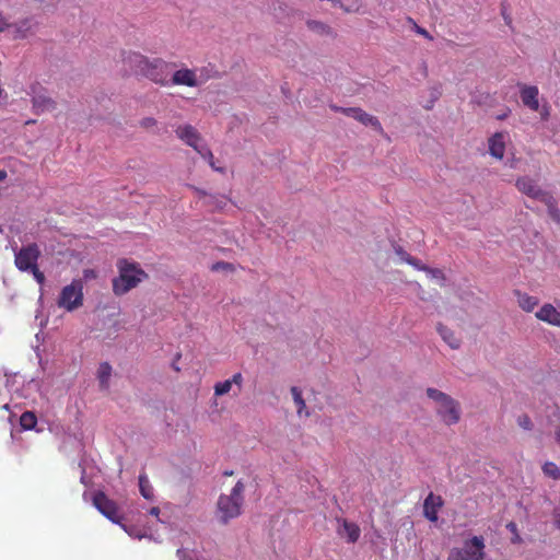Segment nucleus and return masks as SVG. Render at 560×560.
Masks as SVG:
<instances>
[{
  "label": "nucleus",
  "mask_w": 560,
  "mask_h": 560,
  "mask_svg": "<svg viewBox=\"0 0 560 560\" xmlns=\"http://www.w3.org/2000/svg\"><path fill=\"white\" fill-rule=\"evenodd\" d=\"M211 270H213V271H218V270L234 271L235 268L231 262L218 261L212 265Z\"/></svg>",
  "instance_id": "nucleus-35"
},
{
  "label": "nucleus",
  "mask_w": 560,
  "mask_h": 560,
  "mask_svg": "<svg viewBox=\"0 0 560 560\" xmlns=\"http://www.w3.org/2000/svg\"><path fill=\"white\" fill-rule=\"evenodd\" d=\"M112 375V366L107 362H103L100 364L97 371V377L100 381V385L102 388L108 387L109 377Z\"/></svg>",
  "instance_id": "nucleus-25"
},
{
  "label": "nucleus",
  "mask_w": 560,
  "mask_h": 560,
  "mask_svg": "<svg viewBox=\"0 0 560 560\" xmlns=\"http://www.w3.org/2000/svg\"><path fill=\"white\" fill-rule=\"evenodd\" d=\"M556 441L560 444V428L556 430Z\"/></svg>",
  "instance_id": "nucleus-46"
},
{
  "label": "nucleus",
  "mask_w": 560,
  "mask_h": 560,
  "mask_svg": "<svg viewBox=\"0 0 560 560\" xmlns=\"http://www.w3.org/2000/svg\"><path fill=\"white\" fill-rule=\"evenodd\" d=\"M170 84L173 85H185L189 88H196L200 84L197 79V73L192 69L183 68L176 70L170 79Z\"/></svg>",
  "instance_id": "nucleus-11"
},
{
  "label": "nucleus",
  "mask_w": 560,
  "mask_h": 560,
  "mask_svg": "<svg viewBox=\"0 0 560 560\" xmlns=\"http://www.w3.org/2000/svg\"><path fill=\"white\" fill-rule=\"evenodd\" d=\"M57 304L59 307L72 312L83 304V283L81 280H73L62 288Z\"/></svg>",
  "instance_id": "nucleus-6"
},
{
  "label": "nucleus",
  "mask_w": 560,
  "mask_h": 560,
  "mask_svg": "<svg viewBox=\"0 0 560 560\" xmlns=\"http://www.w3.org/2000/svg\"><path fill=\"white\" fill-rule=\"evenodd\" d=\"M122 61L136 73L143 75L155 84L166 86L170 85V73L172 63L166 62L162 58L149 59L148 57L135 52H124Z\"/></svg>",
  "instance_id": "nucleus-1"
},
{
  "label": "nucleus",
  "mask_w": 560,
  "mask_h": 560,
  "mask_svg": "<svg viewBox=\"0 0 560 560\" xmlns=\"http://www.w3.org/2000/svg\"><path fill=\"white\" fill-rule=\"evenodd\" d=\"M116 267L118 277L113 279L112 284L113 292L117 296L128 293L148 278V273L136 261L120 258L117 260Z\"/></svg>",
  "instance_id": "nucleus-2"
},
{
  "label": "nucleus",
  "mask_w": 560,
  "mask_h": 560,
  "mask_svg": "<svg viewBox=\"0 0 560 560\" xmlns=\"http://www.w3.org/2000/svg\"><path fill=\"white\" fill-rule=\"evenodd\" d=\"M16 38H26L33 34V24L30 19H25L15 24Z\"/></svg>",
  "instance_id": "nucleus-24"
},
{
  "label": "nucleus",
  "mask_w": 560,
  "mask_h": 560,
  "mask_svg": "<svg viewBox=\"0 0 560 560\" xmlns=\"http://www.w3.org/2000/svg\"><path fill=\"white\" fill-rule=\"evenodd\" d=\"M535 316L541 322L560 327V312L550 303L544 304Z\"/></svg>",
  "instance_id": "nucleus-16"
},
{
  "label": "nucleus",
  "mask_w": 560,
  "mask_h": 560,
  "mask_svg": "<svg viewBox=\"0 0 560 560\" xmlns=\"http://www.w3.org/2000/svg\"><path fill=\"white\" fill-rule=\"evenodd\" d=\"M485 539L482 536H474L464 542L459 551L470 560H483L485 558Z\"/></svg>",
  "instance_id": "nucleus-9"
},
{
  "label": "nucleus",
  "mask_w": 560,
  "mask_h": 560,
  "mask_svg": "<svg viewBox=\"0 0 560 560\" xmlns=\"http://www.w3.org/2000/svg\"><path fill=\"white\" fill-rule=\"evenodd\" d=\"M97 278V272L94 269H84L83 279L90 281Z\"/></svg>",
  "instance_id": "nucleus-38"
},
{
  "label": "nucleus",
  "mask_w": 560,
  "mask_h": 560,
  "mask_svg": "<svg viewBox=\"0 0 560 560\" xmlns=\"http://www.w3.org/2000/svg\"><path fill=\"white\" fill-rule=\"evenodd\" d=\"M175 132L180 140H183L187 145L194 148V150H197L200 147V133L191 125L178 126Z\"/></svg>",
  "instance_id": "nucleus-13"
},
{
  "label": "nucleus",
  "mask_w": 560,
  "mask_h": 560,
  "mask_svg": "<svg viewBox=\"0 0 560 560\" xmlns=\"http://www.w3.org/2000/svg\"><path fill=\"white\" fill-rule=\"evenodd\" d=\"M438 331L442 339L452 348V349H458L460 346V340L457 338L453 330L447 328L446 326L439 324L438 325Z\"/></svg>",
  "instance_id": "nucleus-20"
},
{
  "label": "nucleus",
  "mask_w": 560,
  "mask_h": 560,
  "mask_svg": "<svg viewBox=\"0 0 560 560\" xmlns=\"http://www.w3.org/2000/svg\"><path fill=\"white\" fill-rule=\"evenodd\" d=\"M395 253L400 257V259L405 262L408 261V257H411L402 247H395Z\"/></svg>",
  "instance_id": "nucleus-39"
},
{
  "label": "nucleus",
  "mask_w": 560,
  "mask_h": 560,
  "mask_svg": "<svg viewBox=\"0 0 560 560\" xmlns=\"http://www.w3.org/2000/svg\"><path fill=\"white\" fill-rule=\"evenodd\" d=\"M32 106L36 114L49 112L56 108V102L47 95L44 88L39 84L31 86Z\"/></svg>",
  "instance_id": "nucleus-8"
},
{
  "label": "nucleus",
  "mask_w": 560,
  "mask_h": 560,
  "mask_svg": "<svg viewBox=\"0 0 560 560\" xmlns=\"http://www.w3.org/2000/svg\"><path fill=\"white\" fill-rule=\"evenodd\" d=\"M37 423V418L34 412L25 411L20 417V424L25 430H32Z\"/></svg>",
  "instance_id": "nucleus-27"
},
{
  "label": "nucleus",
  "mask_w": 560,
  "mask_h": 560,
  "mask_svg": "<svg viewBox=\"0 0 560 560\" xmlns=\"http://www.w3.org/2000/svg\"><path fill=\"white\" fill-rule=\"evenodd\" d=\"M516 188L529 198L541 200L548 191L542 190L536 183L535 179L528 176H522L516 179Z\"/></svg>",
  "instance_id": "nucleus-10"
},
{
  "label": "nucleus",
  "mask_w": 560,
  "mask_h": 560,
  "mask_svg": "<svg viewBox=\"0 0 560 560\" xmlns=\"http://www.w3.org/2000/svg\"><path fill=\"white\" fill-rule=\"evenodd\" d=\"M306 26L311 32H313L317 35H320V36H334L335 35L331 27L320 21L307 20Z\"/></svg>",
  "instance_id": "nucleus-21"
},
{
  "label": "nucleus",
  "mask_w": 560,
  "mask_h": 560,
  "mask_svg": "<svg viewBox=\"0 0 560 560\" xmlns=\"http://www.w3.org/2000/svg\"><path fill=\"white\" fill-rule=\"evenodd\" d=\"M444 501L441 495L430 492L423 502V514L430 522H436L439 510L443 506Z\"/></svg>",
  "instance_id": "nucleus-12"
},
{
  "label": "nucleus",
  "mask_w": 560,
  "mask_h": 560,
  "mask_svg": "<svg viewBox=\"0 0 560 560\" xmlns=\"http://www.w3.org/2000/svg\"><path fill=\"white\" fill-rule=\"evenodd\" d=\"M196 151L200 154L201 158H203L205 160L208 161V163L212 170H214L215 172H219V173H224L223 167H219L215 165L214 156H213L211 150L207 145H200Z\"/></svg>",
  "instance_id": "nucleus-26"
},
{
  "label": "nucleus",
  "mask_w": 560,
  "mask_h": 560,
  "mask_svg": "<svg viewBox=\"0 0 560 560\" xmlns=\"http://www.w3.org/2000/svg\"><path fill=\"white\" fill-rule=\"evenodd\" d=\"M514 294L517 298L518 306L525 312L534 311L539 303L537 298L523 293L520 290H515Z\"/></svg>",
  "instance_id": "nucleus-19"
},
{
  "label": "nucleus",
  "mask_w": 560,
  "mask_h": 560,
  "mask_svg": "<svg viewBox=\"0 0 560 560\" xmlns=\"http://www.w3.org/2000/svg\"><path fill=\"white\" fill-rule=\"evenodd\" d=\"M339 522H341V527L338 529V534L340 536H346L348 542H357L361 534L360 527L355 523L349 522L345 518Z\"/></svg>",
  "instance_id": "nucleus-17"
},
{
  "label": "nucleus",
  "mask_w": 560,
  "mask_h": 560,
  "mask_svg": "<svg viewBox=\"0 0 560 560\" xmlns=\"http://www.w3.org/2000/svg\"><path fill=\"white\" fill-rule=\"evenodd\" d=\"M508 133L503 131L495 132L488 139V148L491 156L502 160L505 153V141Z\"/></svg>",
  "instance_id": "nucleus-14"
},
{
  "label": "nucleus",
  "mask_w": 560,
  "mask_h": 560,
  "mask_svg": "<svg viewBox=\"0 0 560 560\" xmlns=\"http://www.w3.org/2000/svg\"><path fill=\"white\" fill-rule=\"evenodd\" d=\"M407 264L411 265L412 267H415L416 269L418 270H421V271H427L428 269V266L422 264L419 259L415 258V257H408V261Z\"/></svg>",
  "instance_id": "nucleus-36"
},
{
  "label": "nucleus",
  "mask_w": 560,
  "mask_h": 560,
  "mask_svg": "<svg viewBox=\"0 0 560 560\" xmlns=\"http://www.w3.org/2000/svg\"><path fill=\"white\" fill-rule=\"evenodd\" d=\"M425 273L431 278V279H434L439 282L440 285H444V282H445V275L443 272V270L439 269V268H431V267H428Z\"/></svg>",
  "instance_id": "nucleus-31"
},
{
  "label": "nucleus",
  "mask_w": 560,
  "mask_h": 560,
  "mask_svg": "<svg viewBox=\"0 0 560 560\" xmlns=\"http://www.w3.org/2000/svg\"><path fill=\"white\" fill-rule=\"evenodd\" d=\"M8 174L5 171L0 170V182L4 180L7 178Z\"/></svg>",
  "instance_id": "nucleus-45"
},
{
  "label": "nucleus",
  "mask_w": 560,
  "mask_h": 560,
  "mask_svg": "<svg viewBox=\"0 0 560 560\" xmlns=\"http://www.w3.org/2000/svg\"><path fill=\"white\" fill-rule=\"evenodd\" d=\"M150 514L158 516L160 514V509L158 506L151 508Z\"/></svg>",
  "instance_id": "nucleus-44"
},
{
  "label": "nucleus",
  "mask_w": 560,
  "mask_h": 560,
  "mask_svg": "<svg viewBox=\"0 0 560 560\" xmlns=\"http://www.w3.org/2000/svg\"><path fill=\"white\" fill-rule=\"evenodd\" d=\"M176 359H177V360H178V359H180V353H177V354H176Z\"/></svg>",
  "instance_id": "nucleus-50"
},
{
  "label": "nucleus",
  "mask_w": 560,
  "mask_h": 560,
  "mask_svg": "<svg viewBox=\"0 0 560 560\" xmlns=\"http://www.w3.org/2000/svg\"><path fill=\"white\" fill-rule=\"evenodd\" d=\"M542 471L546 476H548L555 480L560 479V469L552 462H546L542 466Z\"/></svg>",
  "instance_id": "nucleus-30"
},
{
  "label": "nucleus",
  "mask_w": 560,
  "mask_h": 560,
  "mask_svg": "<svg viewBox=\"0 0 560 560\" xmlns=\"http://www.w3.org/2000/svg\"><path fill=\"white\" fill-rule=\"evenodd\" d=\"M242 383H243L242 374L235 373L232 376V378L225 380L224 382L217 383L214 385V394L217 396H222V395L228 394L231 390L233 384L236 385L238 387V389H241Z\"/></svg>",
  "instance_id": "nucleus-18"
},
{
  "label": "nucleus",
  "mask_w": 560,
  "mask_h": 560,
  "mask_svg": "<svg viewBox=\"0 0 560 560\" xmlns=\"http://www.w3.org/2000/svg\"><path fill=\"white\" fill-rule=\"evenodd\" d=\"M540 201L546 205L550 218L555 222L559 223L560 210L558 209V203L555 197L550 192H548Z\"/></svg>",
  "instance_id": "nucleus-22"
},
{
  "label": "nucleus",
  "mask_w": 560,
  "mask_h": 560,
  "mask_svg": "<svg viewBox=\"0 0 560 560\" xmlns=\"http://www.w3.org/2000/svg\"><path fill=\"white\" fill-rule=\"evenodd\" d=\"M291 394H292L293 400L296 405L298 413L301 416L303 410L306 409V405L302 397V393L298 387L293 386V387H291Z\"/></svg>",
  "instance_id": "nucleus-29"
},
{
  "label": "nucleus",
  "mask_w": 560,
  "mask_h": 560,
  "mask_svg": "<svg viewBox=\"0 0 560 560\" xmlns=\"http://www.w3.org/2000/svg\"><path fill=\"white\" fill-rule=\"evenodd\" d=\"M196 190H197V192H198L199 195H201V196H207V194H206L205 191H202V190H200V189H196Z\"/></svg>",
  "instance_id": "nucleus-47"
},
{
  "label": "nucleus",
  "mask_w": 560,
  "mask_h": 560,
  "mask_svg": "<svg viewBox=\"0 0 560 560\" xmlns=\"http://www.w3.org/2000/svg\"><path fill=\"white\" fill-rule=\"evenodd\" d=\"M506 528L511 532V534L513 535L512 537V542L513 544H520L522 542V538L518 534V529H517V525L514 523V522H510L508 525H506Z\"/></svg>",
  "instance_id": "nucleus-34"
},
{
  "label": "nucleus",
  "mask_w": 560,
  "mask_h": 560,
  "mask_svg": "<svg viewBox=\"0 0 560 560\" xmlns=\"http://www.w3.org/2000/svg\"><path fill=\"white\" fill-rule=\"evenodd\" d=\"M517 424L522 429L527 430V431L533 429V422H532L530 418L526 413H523V415L517 417Z\"/></svg>",
  "instance_id": "nucleus-33"
},
{
  "label": "nucleus",
  "mask_w": 560,
  "mask_h": 560,
  "mask_svg": "<svg viewBox=\"0 0 560 560\" xmlns=\"http://www.w3.org/2000/svg\"><path fill=\"white\" fill-rule=\"evenodd\" d=\"M173 369H174L175 371H177V372L179 371V368L177 366V364H173Z\"/></svg>",
  "instance_id": "nucleus-48"
},
{
  "label": "nucleus",
  "mask_w": 560,
  "mask_h": 560,
  "mask_svg": "<svg viewBox=\"0 0 560 560\" xmlns=\"http://www.w3.org/2000/svg\"><path fill=\"white\" fill-rule=\"evenodd\" d=\"M332 109L336 110V112H341L343 113L345 115L349 116V117H352V118H357L359 112H360V108L359 107H338V106H332Z\"/></svg>",
  "instance_id": "nucleus-32"
},
{
  "label": "nucleus",
  "mask_w": 560,
  "mask_h": 560,
  "mask_svg": "<svg viewBox=\"0 0 560 560\" xmlns=\"http://www.w3.org/2000/svg\"><path fill=\"white\" fill-rule=\"evenodd\" d=\"M245 486L238 480L232 488L229 495H220L217 503L218 518L222 524H228L230 520L241 515L242 505L244 502Z\"/></svg>",
  "instance_id": "nucleus-3"
},
{
  "label": "nucleus",
  "mask_w": 560,
  "mask_h": 560,
  "mask_svg": "<svg viewBox=\"0 0 560 560\" xmlns=\"http://www.w3.org/2000/svg\"><path fill=\"white\" fill-rule=\"evenodd\" d=\"M355 120L360 121L364 126H372L376 131L381 133L384 131L380 120L375 116L368 114L361 108Z\"/></svg>",
  "instance_id": "nucleus-23"
},
{
  "label": "nucleus",
  "mask_w": 560,
  "mask_h": 560,
  "mask_svg": "<svg viewBox=\"0 0 560 560\" xmlns=\"http://www.w3.org/2000/svg\"><path fill=\"white\" fill-rule=\"evenodd\" d=\"M8 27H10V23L7 21V19L0 12V33L4 32Z\"/></svg>",
  "instance_id": "nucleus-42"
},
{
  "label": "nucleus",
  "mask_w": 560,
  "mask_h": 560,
  "mask_svg": "<svg viewBox=\"0 0 560 560\" xmlns=\"http://www.w3.org/2000/svg\"><path fill=\"white\" fill-rule=\"evenodd\" d=\"M520 92L523 104L529 109L537 112L539 108L538 88L535 85H522Z\"/></svg>",
  "instance_id": "nucleus-15"
},
{
  "label": "nucleus",
  "mask_w": 560,
  "mask_h": 560,
  "mask_svg": "<svg viewBox=\"0 0 560 560\" xmlns=\"http://www.w3.org/2000/svg\"><path fill=\"white\" fill-rule=\"evenodd\" d=\"M139 488L143 498L151 500L153 498V488L145 475L139 476Z\"/></svg>",
  "instance_id": "nucleus-28"
},
{
  "label": "nucleus",
  "mask_w": 560,
  "mask_h": 560,
  "mask_svg": "<svg viewBox=\"0 0 560 560\" xmlns=\"http://www.w3.org/2000/svg\"><path fill=\"white\" fill-rule=\"evenodd\" d=\"M177 557L179 560H192L186 549H178Z\"/></svg>",
  "instance_id": "nucleus-41"
},
{
  "label": "nucleus",
  "mask_w": 560,
  "mask_h": 560,
  "mask_svg": "<svg viewBox=\"0 0 560 560\" xmlns=\"http://www.w3.org/2000/svg\"><path fill=\"white\" fill-rule=\"evenodd\" d=\"M35 120H27L26 124H34Z\"/></svg>",
  "instance_id": "nucleus-49"
},
{
  "label": "nucleus",
  "mask_w": 560,
  "mask_h": 560,
  "mask_svg": "<svg viewBox=\"0 0 560 560\" xmlns=\"http://www.w3.org/2000/svg\"><path fill=\"white\" fill-rule=\"evenodd\" d=\"M412 23H413V25H415V31H416V33H417V34H419V35L423 36L424 38H427V39H429V40H432V39H433V37L430 35V33H429L425 28H423V27L419 26V25H418L417 23H415L413 21H412Z\"/></svg>",
  "instance_id": "nucleus-37"
},
{
  "label": "nucleus",
  "mask_w": 560,
  "mask_h": 560,
  "mask_svg": "<svg viewBox=\"0 0 560 560\" xmlns=\"http://www.w3.org/2000/svg\"><path fill=\"white\" fill-rule=\"evenodd\" d=\"M94 506L108 520L114 523H119L121 516L115 501L107 498V495L98 491L93 497Z\"/></svg>",
  "instance_id": "nucleus-7"
},
{
  "label": "nucleus",
  "mask_w": 560,
  "mask_h": 560,
  "mask_svg": "<svg viewBox=\"0 0 560 560\" xmlns=\"http://www.w3.org/2000/svg\"><path fill=\"white\" fill-rule=\"evenodd\" d=\"M143 128H151L156 125V120L152 117L143 118L140 122Z\"/></svg>",
  "instance_id": "nucleus-40"
},
{
  "label": "nucleus",
  "mask_w": 560,
  "mask_h": 560,
  "mask_svg": "<svg viewBox=\"0 0 560 560\" xmlns=\"http://www.w3.org/2000/svg\"><path fill=\"white\" fill-rule=\"evenodd\" d=\"M40 257V249L36 243H31L22 246L14 256L15 267L22 272H30L33 275L36 282L40 285L45 283V275L38 268V259Z\"/></svg>",
  "instance_id": "nucleus-4"
},
{
  "label": "nucleus",
  "mask_w": 560,
  "mask_h": 560,
  "mask_svg": "<svg viewBox=\"0 0 560 560\" xmlns=\"http://www.w3.org/2000/svg\"><path fill=\"white\" fill-rule=\"evenodd\" d=\"M555 522L558 528H560V508L555 509Z\"/></svg>",
  "instance_id": "nucleus-43"
},
{
  "label": "nucleus",
  "mask_w": 560,
  "mask_h": 560,
  "mask_svg": "<svg viewBox=\"0 0 560 560\" xmlns=\"http://www.w3.org/2000/svg\"><path fill=\"white\" fill-rule=\"evenodd\" d=\"M427 395L438 404L436 413L446 425H453L459 421L460 408L459 404L455 399L435 388H428Z\"/></svg>",
  "instance_id": "nucleus-5"
}]
</instances>
